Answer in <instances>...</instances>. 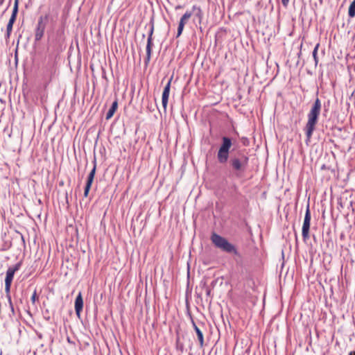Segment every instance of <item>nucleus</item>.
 <instances>
[{"label":"nucleus","mask_w":355,"mask_h":355,"mask_svg":"<svg viewBox=\"0 0 355 355\" xmlns=\"http://www.w3.org/2000/svg\"><path fill=\"white\" fill-rule=\"evenodd\" d=\"M322 103L318 98H316L312 105L309 112L307 114V122L305 125V132L306 136V142L309 141L315 130V125L318 121V117L321 112Z\"/></svg>","instance_id":"1"},{"label":"nucleus","mask_w":355,"mask_h":355,"mask_svg":"<svg viewBox=\"0 0 355 355\" xmlns=\"http://www.w3.org/2000/svg\"><path fill=\"white\" fill-rule=\"evenodd\" d=\"M249 157L243 153H239L230 159V165L232 167L236 178H241L248 166Z\"/></svg>","instance_id":"2"},{"label":"nucleus","mask_w":355,"mask_h":355,"mask_svg":"<svg viewBox=\"0 0 355 355\" xmlns=\"http://www.w3.org/2000/svg\"><path fill=\"white\" fill-rule=\"evenodd\" d=\"M44 34V17L41 15L38 19L37 24L34 31V42L33 49L35 54L40 55L42 53L43 42L42 37Z\"/></svg>","instance_id":"3"},{"label":"nucleus","mask_w":355,"mask_h":355,"mask_svg":"<svg viewBox=\"0 0 355 355\" xmlns=\"http://www.w3.org/2000/svg\"><path fill=\"white\" fill-rule=\"evenodd\" d=\"M211 241L218 248L227 253H233L236 256L241 257L235 246L230 243L225 238L214 232L211 236Z\"/></svg>","instance_id":"4"},{"label":"nucleus","mask_w":355,"mask_h":355,"mask_svg":"<svg viewBox=\"0 0 355 355\" xmlns=\"http://www.w3.org/2000/svg\"><path fill=\"white\" fill-rule=\"evenodd\" d=\"M232 143L230 138L227 137H222V144L217 153V159L219 163H226L229 159L230 150Z\"/></svg>","instance_id":"5"},{"label":"nucleus","mask_w":355,"mask_h":355,"mask_svg":"<svg viewBox=\"0 0 355 355\" xmlns=\"http://www.w3.org/2000/svg\"><path fill=\"white\" fill-rule=\"evenodd\" d=\"M153 32H154V25H153V24H152L150 28L148 31L147 44H146V56L144 59V64L146 66L148 65V64L150 61V59H151L152 48L153 46Z\"/></svg>","instance_id":"6"},{"label":"nucleus","mask_w":355,"mask_h":355,"mask_svg":"<svg viewBox=\"0 0 355 355\" xmlns=\"http://www.w3.org/2000/svg\"><path fill=\"white\" fill-rule=\"evenodd\" d=\"M311 212L309 209V205H307L306 213L304 216V223L302 225V234L304 239H306L309 237V232L310 229V222H311Z\"/></svg>","instance_id":"7"},{"label":"nucleus","mask_w":355,"mask_h":355,"mask_svg":"<svg viewBox=\"0 0 355 355\" xmlns=\"http://www.w3.org/2000/svg\"><path fill=\"white\" fill-rule=\"evenodd\" d=\"M171 81H172V77L169 79L167 84L164 87V91L162 93V106H163L164 110H166L167 105H168Z\"/></svg>","instance_id":"8"},{"label":"nucleus","mask_w":355,"mask_h":355,"mask_svg":"<svg viewBox=\"0 0 355 355\" xmlns=\"http://www.w3.org/2000/svg\"><path fill=\"white\" fill-rule=\"evenodd\" d=\"M20 266H21V263H17L15 266H10L8 268V270L6 271L5 282H11L12 283L15 272L16 271H17L18 270H19Z\"/></svg>","instance_id":"9"},{"label":"nucleus","mask_w":355,"mask_h":355,"mask_svg":"<svg viewBox=\"0 0 355 355\" xmlns=\"http://www.w3.org/2000/svg\"><path fill=\"white\" fill-rule=\"evenodd\" d=\"M83 308V299L81 293H79L75 300V311L78 317L80 316V313Z\"/></svg>","instance_id":"10"},{"label":"nucleus","mask_w":355,"mask_h":355,"mask_svg":"<svg viewBox=\"0 0 355 355\" xmlns=\"http://www.w3.org/2000/svg\"><path fill=\"white\" fill-rule=\"evenodd\" d=\"M118 107V101L116 99L112 104L110 108L109 109L108 112L106 114V119L108 120L112 117L114 112H116Z\"/></svg>","instance_id":"11"},{"label":"nucleus","mask_w":355,"mask_h":355,"mask_svg":"<svg viewBox=\"0 0 355 355\" xmlns=\"http://www.w3.org/2000/svg\"><path fill=\"white\" fill-rule=\"evenodd\" d=\"M190 11L193 12V15H194L200 23L203 15L201 8L199 6H193L192 7V10Z\"/></svg>","instance_id":"12"},{"label":"nucleus","mask_w":355,"mask_h":355,"mask_svg":"<svg viewBox=\"0 0 355 355\" xmlns=\"http://www.w3.org/2000/svg\"><path fill=\"white\" fill-rule=\"evenodd\" d=\"M193 329L197 334V337L199 340L200 345V347H202L204 345L203 334H202V331L197 327V325L196 324V323L194 322H193Z\"/></svg>","instance_id":"13"},{"label":"nucleus","mask_w":355,"mask_h":355,"mask_svg":"<svg viewBox=\"0 0 355 355\" xmlns=\"http://www.w3.org/2000/svg\"><path fill=\"white\" fill-rule=\"evenodd\" d=\"M192 15L193 12L187 10L180 18V23H182L184 25H185V24L187 22V21Z\"/></svg>","instance_id":"14"},{"label":"nucleus","mask_w":355,"mask_h":355,"mask_svg":"<svg viewBox=\"0 0 355 355\" xmlns=\"http://www.w3.org/2000/svg\"><path fill=\"white\" fill-rule=\"evenodd\" d=\"M348 15L352 18L355 16V0H354L350 4L348 10Z\"/></svg>","instance_id":"15"},{"label":"nucleus","mask_w":355,"mask_h":355,"mask_svg":"<svg viewBox=\"0 0 355 355\" xmlns=\"http://www.w3.org/2000/svg\"><path fill=\"white\" fill-rule=\"evenodd\" d=\"M319 46H320V44L318 43L315 45V46L314 47L313 53H312L315 66L318 64V51Z\"/></svg>","instance_id":"16"},{"label":"nucleus","mask_w":355,"mask_h":355,"mask_svg":"<svg viewBox=\"0 0 355 355\" xmlns=\"http://www.w3.org/2000/svg\"><path fill=\"white\" fill-rule=\"evenodd\" d=\"M12 25L8 24L6 27V38L8 39L10 36L12 30Z\"/></svg>","instance_id":"17"},{"label":"nucleus","mask_w":355,"mask_h":355,"mask_svg":"<svg viewBox=\"0 0 355 355\" xmlns=\"http://www.w3.org/2000/svg\"><path fill=\"white\" fill-rule=\"evenodd\" d=\"M184 27V25L183 24L179 22L176 37H178L181 35V34L182 33Z\"/></svg>","instance_id":"18"},{"label":"nucleus","mask_w":355,"mask_h":355,"mask_svg":"<svg viewBox=\"0 0 355 355\" xmlns=\"http://www.w3.org/2000/svg\"><path fill=\"white\" fill-rule=\"evenodd\" d=\"M18 12V0L15 1V5L12 9V15L17 16Z\"/></svg>","instance_id":"19"},{"label":"nucleus","mask_w":355,"mask_h":355,"mask_svg":"<svg viewBox=\"0 0 355 355\" xmlns=\"http://www.w3.org/2000/svg\"><path fill=\"white\" fill-rule=\"evenodd\" d=\"M94 163H96V162H94ZM95 173H96V164H94V166L92 170L90 171L87 178L94 180Z\"/></svg>","instance_id":"20"},{"label":"nucleus","mask_w":355,"mask_h":355,"mask_svg":"<svg viewBox=\"0 0 355 355\" xmlns=\"http://www.w3.org/2000/svg\"><path fill=\"white\" fill-rule=\"evenodd\" d=\"M16 18H17V16H15L14 15H11V17H10L8 24H11V25L13 26V24H14V23H15V20H16Z\"/></svg>","instance_id":"21"},{"label":"nucleus","mask_w":355,"mask_h":355,"mask_svg":"<svg viewBox=\"0 0 355 355\" xmlns=\"http://www.w3.org/2000/svg\"><path fill=\"white\" fill-rule=\"evenodd\" d=\"M16 18H17V16H15L14 15H11V17H10L8 24H11V25L13 26V24H14V23H15V20H16Z\"/></svg>","instance_id":"22"},{"label":"nucleus","mask_w":355,"mask_h":355,"mask_svg":"<svg viewBox=\"0 0 355 355\" xmlns=\"http://www.w3.org/2000/svg\"><path fill=\"white\" fill-rule=\"evenodd\" d=\"M31 300L33 304L38 300V296L37 295L36 291H35L31 297Z\"/></svg>","instance_id":"23"},{"label":"nucleus","mask_w":355,"mask_h":355,"mask_svg":"<svg viewBox=\"0 0 355 355\" xmlns=\"http://www.w3.org/2000/svg\"><path fill=\"white\" fill-rule=\"evenodd\" d=\"M93 181H94V180H93V179H89V178H87V182H86L85 187L90 188V189H91V186H92V184Z\"/></svg>","instance_id":"24"},{"label":"nucleus","mask_w":355,"mask_h":355,"mask_svg":"<svg viewBox=\"0 0 355 355\" xmlns=\"http://www.w3.org/2000/svg\"><path fill=\"white\" fill-rule=\"evenodd\" d=\"M93 181H94V180H93V179H89V178H87V182H86L85 187L90 188V189H91V186H92V184Z\"/></svg>","instance_id":"25"},{"label":"nucleus","mask_w":355,"mask_h":355,"mask_svg":"<svg viewBox=\"0 0 355 355\" xmlns=\"http://www.w3.org/2000/svg\"><path fill=\"white\" fill-rule=\"evenodd\" d=\"M11 282H5V291L8 293L10 291Z\"/></svg>","instance_id":"26"},{"label":"nucleus","mask_w":355,"mask_h":355,"mask_svg":"<svg viewBox=\"0 0 355 355\" xmlns=\"http://www.w3.org/2000/svg\"><path fill=\"white\" fill-rule=\"evenodd\" d=\"M89 190H90V188L85 187V191H84V196L85 197H87L88 196Z\"/></svg>","instance_id":"27"},{"label":"nucleus","mask_w":355,"mask_h":355,"mask_svg":"<svg viewBox=\"0 0 355 355\" xmlns=\"http://www.w3.org/2000/svg\"><path fill=\"white\" fill-rule=\"evenodd\" d=\"M8 302H9V304L10 305L11 309L13 311L14 309H13L12 303V300H11L10 296L8 295Z\"/></svg>","instance_id":"28"},{"label":"nucleus","mask_w":355,"mask_h":355,"mask_svg":"<svg viewBox=\"0 0 355 355\" xmlns=\"http://www.w3.org/2000/svg\"><path fill=\"white\" fill-rule=\"evenodd\" d=\"M289 0H282V3L284 7H287Z\"/></svg>","instance_id":"29"},{"label":"nucleus","mask_w":355,"mask_h":355,"mask_svg":"<svg viewBox=\"0 0 355 355\" xmlns=\"http://www.w3.org/2000/svg\"><path fill=\"white\" fill-rule=\"evenodd\" d=\"M55 73H56V70L55 69H53L51 72V75H53V76L55 75Z\"/></svg>","instance_id":"30"},{"label":"nucleus","mask_w":355,"mask_h":355,"mask_svg":"<svg viewBox=\"0 0 355 355\" xmlns=\"http://www.w3.org/2000/svg\"><path fill=\"white\" fill-rule=\"evenodd\" d=\"M349 355H355V352L354 351L350 352Z\"/></svg>","instance_id":"31"},{"label":"nucleus","mask_w":355,"mask_h":355,"mask_svg":"<svg viewBox=\"0 0 355 355\" xmlns=\"http://www.w3.org/2000/svg\"><path fill=\"white\" fill-rule=\"evenodd\" d=\"M102 70H103V76L105 77V69L102 68Z\"/></svg>","instance_id":"32"},{"label":"nucleus","mask_w":355,"mask_h":355,"mask_svg":"<svg viewBox=\"0 0 355 355\" xmlns=\"http://www.w3.org/2000/svg\"><path fill=\"white\" fill-rule=\"evenodd\" d=\"M209 294H210V290L207 289V295H209Z\"/></svg>","instance_id":"33"},{"label":"nucleus","mask_w":355,"mask_h":355,"mask_svg":"<svg viewBox=\"0 0 355 355\" xmlns=\"http://www.w3.org/2000/svg\"><path fill=\"white\" fill-rule=\"evenodd\" d=\"M354 93H355V90L354 91L353 94H354Z\"/></svg>","instance_id":"34"}]
</instances>
